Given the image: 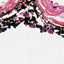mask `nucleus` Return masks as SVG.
Segmentation results:
<instances>
[{
	"label": "nucleus",
	"mask_w": 64,
	"mask_h": 64,
	"mask_svg": "<svg viewBox=\"0 0 64 64\" xmlns=\"http://www.w3.org/2000/svg\"><path fill=\"white\" fill-rule=\"evenodd\" d=\"M10 13V12H9V11H8L5 14H4V15H7V14H9V13Z\"/></svg>",
	"instance_id": "15"
},
{
	"label": "nucleus",
	"mask_w": 64,
	"mask_h": 64,
	"mask_svg": "<svg viewBox=\"0 0 64 64\" xmlns=\"http://www.w3.org/2000/svg\"><path fill=\"white\" fill-rule=\"evenodd\" d=\"M42 19H43V20H44V18H43V17H42Z\"/></svg>",
	"instance_id": "58"
},
{
	"label": "nucleus",
	"mask_w": 64,
	"mask_h": 64,
	"mask_svg": "<svg viewBox=\"0 0 64 64\" xmlns=\"http://www.w3.org/2000/svg\"><path fill=\"white\" fill-rule=\"evenodd\" d=\"M5 16V15H4V14L2 16H1V17H2V16Z\"/></svg>",
	"instance_id": "57"
},
{
	"label": "nucleus",
	"mask_w": 64,
	"mask_h": 64,
	"mask_svg": "<svg viewBox=\"0 0 64 64\" xmlns=\"http://www.w3.org/2000/svg\"><path fill=\"white\" fill-rule=\"evenodd\" d=\"M53 29V28H51L50 29H51V30H52Z\"/></svg>",
	"instance_id": "64"
},
{
	"label": "nucleus",
	"mask_w": 64,
	"mask_h": 64,
	"mask_svg": "<svg viewBox=\"0 0 64 64\" xmlns=\"http://www.w3.org/2000/svg\"><path fill=\"white\" fill-rule=\"evenodd\" d=\"M17 22V21L16 20L15 22H12V23H11L10 24H12V25H13L14 26L16 24V22Z\"/></svg>",
	"instance_id": "9"
},
{
	"label": "nucleus",
	"mask_w": 64,
	"mask_h": 64,
	"mask_svg": "<svg viewBox=\"0 0 64 64\" xmlns=\"http://www.w3.org/2000/svg\"><path fill=\"white\" fill-rule=\"evenodd\" d=\"M40 33H43V32L42 31H40Z\"/></svg>",
	"instance_id": "52"
},
{
	"label": "nucleus",
	"mask_w": 64,
	"mask_h": 64,
	"mask_svg": "<svg viewBox=\"0 0 64 64\" xmlns=\"http://www.w3.org/2000/svg\"><path fill=\"white\" fill-rule=\"evenodd\" d=\"M18 24L16 25V24H15L14 25V28H15V29H16V27H17V26H18V25H19V24Z\"/></svg>",
	"instance_id": "10"
},
{
	"label": "nucleus",
	"mask_w": 64,
	"mask_h": 64,
	"mask_svg": "<svg viewBox=\"0 0 64 64\" xmlns=\"http://www.w3.org/2000/svg\"><path fill=\"white\" fill-rule=\"evenodd\" d=\"M26 21H27V22H28V21H29V22H32V21L31 20H30V17L29 18H27V17H26Z\"/></svg>",
	"instance_id": "4"
},
{
	"label": "nucleus",
	"mask_w": 64,
	"mask_h": 64,
	"mask_svg": "<svg viewBox=\"0 0 64 64\" xmlns=\"http://www.w3.org/2000/svg\"><path fill=\"white\" fill-rule=\"evenodd\" d=\"M24 16H25V17H26V14H24Z\"/></svg>",
	"instance_id": "51"
},
{
	"label": "nucleus",
	"mask_w": 64,
	"mask_h": 64,
	"mask_svg": "<svg viewBox=\"0 0 64 64\" xmlns=\"http://www.w3.org/2000/svg\"><path fill=\"white\" fill-rule=\"evenodd\" d=\"M36 0H31V2H35Z\"/></svg>",
	"instance_id": "21"
},
{
	"label": "nucleus",
	"mask_w": 64,
	"mask_h": 64,
	"mask_svg": "<svg viewBox=\"0 0 64 64\" xmlns=\"http://www.w3.org/2000/svg\"><path fill=\"white\" fill-rule=\"evenodd\" d=\"M9 24H10V25L8 26V28H9V29H10L11 28V26H13L14 27V25L13 24H10V23H9Z\"/></svg>",
	"instance_id": "8"
},
{
	"label": "nucleus",
	"mask_w": 64,
	"mask_h": 64,
	"mask_svg": "<svg viewBox=\"0 0 64 64\" xmlns=\"http://www.w3.org/2000/svg\"><path fill=\"white\" fill-rule=\"evenodd\" d=\"M26 2L27 3L26 4H27V5H29V4H30V2H29V1H28V0H26Z\"/></svg>",
	"instance_id": "13"
},
{
	"label": "nucleus",
	"mask_w": 64,
	"mask_h": 64,
	"mask_svg": "<svg viewBox=\"0 0 64 64\" xmlns=\"http://www.w3.org/2000/svg\"><path fill=\"white\" fill-rule=\"evenodd\" d=\"M44 31H47V30H46V29H45V30H44Z\"/></svg>",
	"instance_id": "55"
},
{
	"label": "nucleus",
	"mask_w": 64,
	"mask_h": 64,
	"mask_svg": "<svg viewBox=\"0 0 64 64\" xmlns=\"http://www.w3.org/2000/svg\"><path fill=\"white\" fill-rule=\"evenodd\" d=\"M6 23H7V24H8L9 23V22H7Z\"/></svg>",
	"instance_id": "47"
},
{
	"label": "nucleus",
	"mask_w": 64,
	"mask_h": 64,
	"mask_svg": "<svg viewBox=\"0 0 64 64\" xmlns=\"http://www.w3.org/2000/svg\"><path fill=\"white\" fill-rule=\"evenodd\" d=\"M44 26V29H45V28L46 27V26Z\"/></svg>",
	"instance_id": "61"
},
{
	"label": "nucleus",
	"mask_w": 64,
	"mask_h": 64,
	"mask_svg": "<svg viewBox=\"0 0 64 64\" xmlns=\"http://www.w3.org/2000/svg\"><path fill=\"white\" fill-rule=\"evenodd\" d=\"M31 11H32V12H33V13H34V12H35V11H34V10H32Z\"/></svg>",
	"instance_id": "30"
},
{
	"label": "nucleus",
	"mask_w": 64,
	"mask_h": 64,
	"mask_svg": "<svg viewBox=\"0 0 64 64\" xmlns=\"http://www.w3.org/2000/svg\"><path fill=\"white\" fill-rule=\"evenodd\" d=\"M26 25H31V24H31V23H30L28 22H28H27V23H26Z\"/></svg>",
	"instance_id": "14"
},
{
	"label": "nucleus",
	"mask_w": 64,
	"mask_h": 64,
	"mask_svg": "<svg viewBox=\"0 0 64 64\" xmlns=\"http://www.w3.org/2000/svg\"><path fill=\"white\" fill-rule=\"evenodd\" d=\"M32 17L33 18V20L32 19H31V20L32 21H32H33L34 22V21H36V18H35V17L33 16H32Z\"/></svg>",
	"instance_id": "7"
},
{
	"label": "nucleus",
	"mask_w": 64,
	"mask_h": 64,
	"mask_svg": "<svg viewBox=\"0 0 64 64\" xmlns=\"http://www.w3.org/2000/svg\"><path fill=\"white\" fill-rule=\"evenodd\" d=\"M22 9H23V8H20L19 10H22Z\"/></svg>",
	"instance_id": "49"
},
{
	"label": "nucleus",
	"mask_w": 64,
	"mask_h": 64,
	"mask_svg": "<svg viewBox=\"0 0 64 64\" xmlns=\"http://www.w3.org/2000/svg\"><path fill=\"white\" fill-rule=\"evenodd\" d=\"M49 29H50V28H47V31H48V30H49Z\"/></svg>",
	"instance_id": "37"
},
{
	"label": "nucleus",
	"mask_w": 64,
	"mask_h": 64,
	"mask_svg": "<svg viewBox=\"0 0 64 64\" xmlns=\"http://www.w3.org/2000/svg\"><path fill=\"white\" fill-rule=\"evenodd\" d=\"M4 23H5V24H7V22H5Z\"/></svg>",
	"instance_id": "60"
},
{
	"label": "nucleus",
	"mask_w": 64,
	"mask_h": 64,
	"mask_svg": "<svg viewBox=\"0 0 64 64\" xmlns=\"http://www.w3.org/2000/svg\"><path fill=\"white\" fill-rule=\"evenodd\" d=\"M37 28H40V29H40V30L41 31H42V30H43V27L42 26H37Z\"/></svg>",
	"instance_id": "5"
},
{
	"label": "nucleus",
	"mask_w": 64,
	"mask_h": 64,
	"mask_svg": "<svg viewBox=\"0 0 64 64\" xmlns=\"http://www.w3.org/2000/svg\"><path fill=\"white\" fill-rule=\"evenodd\" d=\"M11 21L12 22H13V23H14V20H11Z\"/></svg>",
	"instance_id": "34"
},
{
	"label": "nucleus",
	"mask_w": 64,
	"mask_h": 64,
	"mask_svg": "<svg viewBox=\"0 0 64 64\" xmlns=\"http://www.w3.org/2000/svg\"><path fill=\"white\" fill-rule=\"evenodd\" d=\"M2 26H1V24L0 25V28H1V27H2Z\"/></svg>",
	"instance_id": "54"
},
{
	"label": "nucleus",
	"mask_w": 64,
	"mask_h": 64,
	"mask_svg": "<svg viewBox=\"0 0 64 64\" xmlns=\"http://www.w3.org/2000/svg\"><path fill=\"white\" fill-rule=\"evenodd\" d=\"M9 21H10L9 22V23H11V22H12V20H9Z\"/></svg>",
	"instance_id": "31"
},
{
	"label": "nucleus",
	"mask_w": 64,
	"mask_h": 64,
	"mask_svg": "<svg viewBox=\"0 0 64 64\" xmlns=\"http://www.w3.org/2000/svg\"><path fill=\"white\" fill-rule=\"evenodd\" d=\"M54 30H57L58 28H57L56 27H55L54 28Z\"/></svg>",
	"instance_id": "23"
},
{
	"label": "nucleus",
	"mask_w": 64,
	"mask_h": 64,
	"mask_svg": "<svg viewBox=\"0 0 64 64\" xmlns=\"http://www.w3.org/2000/svg\"><path fill=\"white\" fill-rule=\"evenodd\" d=\"M23 8L22 9H25L26 8H27V7H26V6H25L24 4H23L21 6L20 8Z\"/></svg>",
	"instance_id": "2"
},
{
	"label": "nucleus",
	"mask_w": 64,
	"mask_h": 64,
	"mask_svg": "<svg viewBox=\"0 0 64 64\" xmlns=\"http://www.w3.org/2000/svg\"><path fill=\"white\" fill-rule=\"evenodd\" d=\"M14 9H13V8L12 9V10H9V12H11V11H13V10H14Z\"/></svg>",
	"instance_id": "24"
},
{
	"label": "nucleus",
	"mask_w": 64,
	"mask_h": 64,
	"mask_svg": "<svg viewBox=\"0 0 64 64\" xmlns=\"http://www.w3.org/2000/svg\"><path fill=\"white\" fill-rule=\"evenodd\" d=\"M0 30H2V29L1 28H0Z\"/></svg>",
	"instance_id": "56"
},
{
	"label": "nucleus",
	"mask_w": 64,
	"mask_h": 64,
	"mask_svg": "<svg viewBox=\"0 0 64 64\" xmlns=\"http://www.w3.org/2000/svg\"><path fill=\"white\" fill-rule=\"evenodd\" d=\"M53 8H54V9H55L56 8V6H53L52 7Z\"/></svg>",
	"instance_id": "36"
},
{
	"label": "nucleus",
	"mask_w": 64,
	"mask_h": 64,
	"mask_svg": "<svg viewBox=\"0 0 64 64\" xmlns=\"http://www.w3.org/2000/svg\"><path fill=\"white\" fill-rule=\"evenodd\" d=\"M16 14H15L14 15L12 16V17H13V16H16Z\"/></svg>",
	"instance_id": "27"
},
{
	"label": "nucleus",
	"mask_w": 64,
	"mask_h": 64,
	"mask_svg": "<svg viewBox=\"0 0 64 64\" xmlns=\"http://www.w3.org/2000/svg\"><path fill=\"white\" fill-rule=\"evenodd\" d=\"M22 21H21V20H20L19 22H20L21 23L22 22H23V20H22Z\"/></svg>",
	"instance_id": "33"
},
{
	"label": "nucleus",
	"mask_w": 64,
	"mask_h": 64,
	"mask_svg": "<svg viewBox=\"0 0 64 64\" xmlns=\"http://www.w3.org/2000/svg\"><path fill=\"white\" fill-rule=\"evenodd\" d=\"M50 31V33H51L52 32V30H51V29H50L49 30Z\"/></svg>",
	"instance_id": "19"
},
{
	"label": "nucleus",
	"mask_w": 64,
	"mask_h": 64,
	"mask_svg": "<svg viewBox=\"0 0 64 64\" xmlns=\"http://www.w3.org/2000/svg\"><path fill=\"white\" fill-rule=\"evenodd\" d=\"M22 21H25V22L24 23V24H26L27 23V21L26 20V17L24 18V20H23Z\"/></svg>",
	"instance_id": "6"
},
{
	"label": "nucleus",
	"mask_w": 64,
	"mask_h": 64,
	"mask_svg": "<svg viewBox=\"0 0 64 64\" xmlns=\"http://www.w3.org/2000/svg\"><path fill=\"white\" fill-rule=\"evenodd\" d=\"M48 24H50V25H51V23L50 22H49L48 23Z\"/></svg>",
	"instance_id": "62"
},
{
	"label": "nucleus",
	"mask_w": 64,
	"mask_h": 64,
	"mask_svg": "<svg viewBox=\"0 0 64 64\" xmlns=\"http://www.w3.org/2000/svg\"><path fill=\"white\" fill-rule=\"evenodd\" d=\"M34 12H35L36 14H38V13H37L36 11H35Z\"/></svg>",
	"instance_id": "38"
},
{
	"label": "nucleus",
	"mask_w": 64,
	"mask_h": 64,
	"mask_svg": "<svg viewBox=\"0 0 64 64\" xmlns=\"http://www.w3.org/2000/svg\"><path fill=\"white\" fill-rule=\"evenodd\" d=\"M28 13H30V12L31 11V10H28Z\"/></svg>",
	"instance_id": "22"
},
{
	"label": "nucleus",
	"mask_w": 64,
	"mask_h": 64,
	"mask_svg": "<svg viewBox=\"0 0 64 64\" xmlns=\"http://www.w3.org/2000/svg\"><path fill=\"white\" fill-rule=\"evenodd\" d=\"M30 6H31V7H33V6L35 5V4H33L32 6V4H30Z\"/></svg>",
	"instance_id": "26"
},
{
	"label": "nucleus",
	"mask_w": 64,
	"mask_h": 64,
	"mask_svg": "<svg viewBox=\"0 0 64 64\" xmlns=\"http://www.w3.org/2000/svg\"><path fill=\"white\" fill-rule=\"evenodd\" d=\"M18 24H21V22L18 23Z\"/></svg>",
	"instance_id": "45"
},
{
	"label": "nucleus",
	"mask_w": 64,
	"mask_h": 64,
	"mask_svg": "<svg viewBox=\"0 0 64 64\" xmlns=\"http://www.w3.org/2000/svg\"><path fill=\"white\" fill-rule=\"evenodd\" d=\"M45 27H45L46 28H47V26H46V25H45Z\"/></svg>",
	"instance_id": "41"
},
{
	"label": "nucleus",
	"mask_w": 64,
	"mask_h": 64,
	"mask_svg": "<svg viewBox=\"0 0 64 64\" xmlns=\"http://www.w3.org/2000/svg\"><path fill=\"white\" fill-rule=\"evenodd\" d=\"M54 30H54V29L53 28V29L52 30V31H54Z\"/></svg>",
	"instance_id": "48"
},
{
	"label": "nucleus",
	"mask_w": 64,
	"mask_h": 64,
	"mask_svg": "<svg viewBox=\"0 0 64 64\" xmlns=\"http://www.w3.org/2000/svg\"><path fill=\"white\" fill-rule=\"evenodd\" d=\"M57 30H58V31H60V30H61V28H58L57 29Z\"/></svg>",
	"instance_id": "20"
},
{
	"label": "nucleus",
	"mask_w": 64,
	"mask_h": 64,
	"mask_svg": "<svg viewBox=\"0 0 64 64\" xmlns=\"http://www.w3.org/2000/svg\"><path fill=\"white\" fill-rule=\"evenodd\" d=\"M26 15H27V16H28L29 15H28V13H27V14H26Z\"/></svg>",
	"instance_id": "59"
},
{
	"label": "nucleus",
	"mask_w": 64,
	"mask_h": 64,
	"mask_svg": "<svg viewBox=\"0 0 64 64\" xmlns=\"http://www.w3.org/2000/svg\"><path fill=\"white\" fill-rule=\"evenodd\" d=\"M33 8H34V11H36V8H37V7L35 6V4H34V5L33 6Z\"/></svg>",
	"instance_id": "12"
},
{
	"label": "nucleus",
	"mask_w": 64,
	"mask_h": 64,
	"mask_svg": "<svg viewBox=\"0 0 64 64\" xmlns=\"http://www.w3.org/2000/svg\"><path fill=\"white\" fill-rule=\"evenodd\" d=\"M62 32H63V31H61V30H60L59 32H58V35H59V36H60V35H61V34H60V33H62Z\"/></svg>",
	"instance_id": "11"
},
{
	"label": "nucleus",
	"mask_w": 64,
	"mask_h": 64,
	"mask_svg": "<svg viewBox=\"0 0 64 64\" xmlns=\"http://www.w3.org/2000/svg\"><path fill=\"white\" fill-rule=\"evenodd\" d=\"M9 18L10 19H12V20H13V19H14V18H13V16H12L9 17Z\"/></svg>",
	"instance_id": "16"
},
{
	"label": "nucleus",
	"mask_w": 64,
	"mask_h": 64,
	"mask_svg": "<svg viewBox=\"0 0 64 64\" xmlns=\"http://www.w3.org/2000/svg\"><path fill=\"white\" fill-rule=\"evenodd\" d=\"M33 24H32L30 25V26H33Z\"/></svg>",
	"instance_id": "63"
},
{
	"label": "nucleus",
	"mask_w": 64,
	"mask_h": 64,
	"mask_svg": "<svg viewBox=\"0 0 64 64\" xmlns=\"http://www.w3.org/2000/svg\"><path fill=\"white\" fill-rule=\"evenodd\" d=\"M20 5V4H17V7H18V6H19Z\"/></svg>",
	"instance_id": "35"
},
{
	"label": "nucleus",
	"mask_w": 64,
	"mask_h": 64,
	"mask_svg": "<svg viewBox=\"0 0 64 64\" xmlns=\"http://www.w3.org/2000/svg\"><path fill=\"white\" fill-rule=\"evenodd\" d=\"M50 28H53V29H54V28L53 27V26H52V27L50 26Z\"/></svg>",
	"instance_id": "39"
},
{
	"label": "nucleus",
	"mask_w": 64,
	"mask_h": 64,
	"mask_svg": "<svg viewBox=\"0 0 64 64\" xmlns=\"http://www.w3.org/2000/svg\"><path fill=\"white\" fill-rule=\"evenodd\" d=\"M9 20H10V19L9 18H6V19H4L3 20V22H4L6 21V22H7Z\"/></svg>",
	"instance_id": "3"
},
{
	"label": "nucleus",
	"mask_w": 64,
	"mask_h": 64,
	"mask_svg": "<svg viewBox=\"0 0 64 64\" xmlns=\"http://www.w3.org/2000/svg\"><path fill=\"white\" fill-rule=\"evenodd\" d=\"M16 11H18L17 12V13H19V10H16Z\"/></svg>",
	"instance_id": "42"
},
{
	"label": "nucleus",
	"mask_w": 64,
	"mask_h": 64,
	"mask_svg": "<svg viewBox=\"0 0 64 64\" xmlns=\"http://www.w3.org/2000/svg\"><path fill=\"white\" fill-rule=\"evenodd\" d=\"M7 26V24H6V25H4L3 26H2V27H5V26Z\"/></svg>",
	"instance_id": "18"
},
{
	"label": "nucleus",
	"mask_w": 64,
	"mask_h": 64,
	"mask_svg": "<svg viewBox=\"0 0 64 64\" xmlns=\"http://www.w3.org/2000/svg\"><path fill=\"white\" fill-rule=\"evenodd\" d=\"M62 31H63V32H60V34H64V30H63Z\"/></svg>",
	"instance_id": "17"
},
{
	"label": "nucleus",
	"mask_w": 64,
	"mask_h": 64,
	"mask_svg": "<svg viewBox=\"0 0 64 64\" xmlns=\"http://www.w3.org/2000/svg\"><path fill=\"white\" fill-rule=\"evenodd\" d=\"M19 18V20H21L22 18Z\"/></svg>",
	"instance_id": "40"
},
{
	"label": "nucleus",
	"mask_w": 64,
	"mask_h": 64,
	"mask_svg": "<svg viewBox=\"0 0 64 64\" xmlns=\"http://www.w3.org/2000/svg\"><path fill=\"white\" fill-rule=\"evenodd\" d=\"M55 33H56V34H58V32H56Z\"/></svg>",
	"instance_id": "43"
},
{
	"label": "nucleus",
	"mask_w": 64,
	"mask_h": 64,
	"mask_svg": "<svg viewBox=\"0 0 64 64\" xmlns=\"http://www.w3.org/2000/svg\"><path fill=\"white\" fill-rule=\"evenodd\" d=\"M56 28H60V26H56Z\"/></svg>",
	"instance_id": "28"
},
{
	"label": "nucleus",
	"mask_w": 64,
	"mask_h": 64,
	"mask_svg": "<svg viewBox=\"0 0 64 64\" xmlns=\"http://www.w3.org/2000/svg\"><path fill=\"white\" fill-rule=\"evenodd\" d=\"M2 24H3V25H5L4 24H5V23H4V22H3V23H2Z\"/></svg>",
	"instance_id": "32"
},
{
	"label": "nucleus",
	"mask_w": 64,
	"mask_h": 64,
	"mask_svg": "<svg viewBox=\"0 0 64 64\" xmlns=\"http://www.w3.org/2000/svg\"><path fill=\"white\" fill-rule=\"evenodd\" d=\"M31 2V0L30 1H29V2L30 3H31V2Z\"/></svg>",
	"instance_id": "50"
},
{
	"label": "nucleus",
	"mask_w": 64,
	"mask_h": 64,
	"mask_svg": "<svg viewBox=\"0 0 64 64\" xmlns=\"http://www.w3.org/2000/svg\"><path fill=\"white\" fill-rule=\"evenodd\" d=\"M36 15L37 16H39V14H36Z\"/></svg>",
	"instance_id": "53"
},
{
	"label": "nucleus",
	"mask_w": 64,
	"mask_h": 64,
	"mask_svg": "<svg viewBox=\"0 0 64 64\" xmlns=\"http://www.w3.org/2000/svg\"><path fill=\"white\" fill-rule=\"evenodd\" d=\"M7 30V28H3L2 29V30H0V31H2V32H4L5 31H6Z\"/></svg>",
	"instance_id": "1"
},
{
	"label": "nucleus",
	"mask_w": 64,
	"mask_h": 64,
	"mask_svg": "<svg viewBox=\"0 0 64 64\" xmlns=\"http://www.w3.org/2000/svg\"><path fill=\"white\" fill-rule=\"evenodd\" d=\"M25 0H23L22 1V2H24V1H25Z\"/></svg>",
	"instance_id": "44"
},
{
	"label": "nucleus",
	"mask_w": 64,
	"mask_h": 64,
	"mask_svg": "<svg viewBox=\"0 0 64 64\" xmlns=\"http://www.w3.org/2000/svg\"><path fill=\"white\" fill-rule=\"evenodd\" d=\"M10 24H9V23L8 24H6V26H10Z\"/></svg>",
	"instance_id": "25"
},
{
	"label": "nucleus",
	"mask_w": 64,
	"mask_h": 64,
	"mask_svg": "<svg viewBox=\"0 0 64 64\" xmlns=\"http://www.w3.org/2000/svg\"><path fill=\"white\" fill-rule=\"evenodd\" d=\"M4 12H2V13H1V14H4Z\"/></svg>",
	"instance_id": "46"
},
{
	"label": "nucleus",
	"mask_w": 64,
	"mask_h": 64,
	"mask_svg": "<svg viewBox=\"0 0 64 64\" xmlns=\"http://www.w3.org/2000/svg\"><path fill=\"white\" fill-rule=\"evenodd\" d=\"M38 26H39V25H36V26H35V27H36V28H37V27H38Z\"/></svg>",
	"instance_id": "29"
}]
</instances>
